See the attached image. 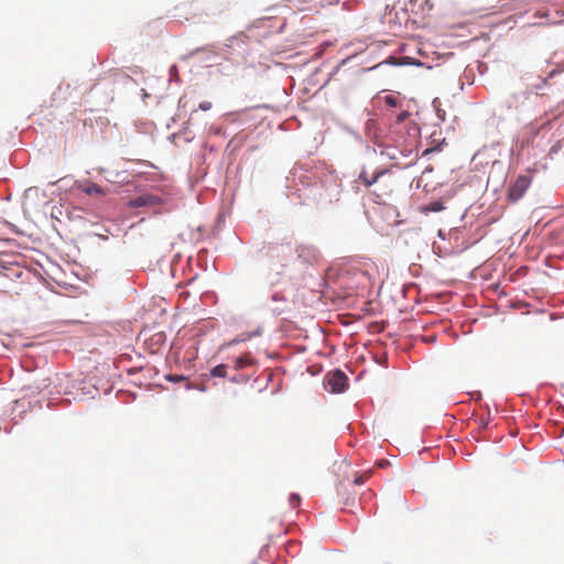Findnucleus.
<instances>
[{"label": "nucleus", "instance_id": "obj_2", "mask_svg": "<svg viewBox=\"0 0 564 564\" xmlns=\"http://www.w3.org/2000/svg\"><path fill=\"white\" fill-rule=\"evenodd\" d=\"M531 184V177L528 175H520L509 187L508 197L510 200H519Z\"/></svg>", "mask_w": 564, "mask_h": 564}, {"label": "nucleus", "instance_id": "obj_10", "mask_svg": "<svg viewBox=\"0 0 564 564\" xmlns=\"http://www.w3.org/2000/svg\"><path fill=\"white\" fill-rule=\"evenodd\" d=\"M444 209V204L442 202H432L427 206L424 207L425 212L437 213Z\"/></svg>", "mask_w": 564, "mask_h": 564}, {"label": "nucleus", "instance_id": "obj_6", "mask_svg": "<svg viewBox=\"0 0 564 564\" xmlns=\"http://www.w3.org/2000/svg\"><path fill=\"white\" fill-rule=\"evenodd\" d=\"M540 128H536L534 124L527 126L522 131V144H529L532 139L538 134Z\"/></svg>", "mask_w": 564, "mask_h": 564}, {"label": "nucleus", "instance_id": "obj_9", "mask_svg": "<svg viewBox=\"0 0 564 564\" xmlns=\"http://www.w3.org/2000/svg\"><path fill=\"white\" fill-rule=\"evenodd\" d=\"M212 377L225 378L227 376V366L218 365L210 370Z\"/></svg>", "mask_w": 564, "mask_h": 564}, {"label": "nucleus", "instance_id": "obj_20", "mask_svg": "<svg viewBox=\"0 0 564 564\" xmlns=\"http://www.w3.org/2000/svg\"><path fill=\"white\" fill-rule=\"evenodd\" d=\"M392 59H393V61L391 62V64H394V65H401V64H402V63L397 62V59H395V58H392Z\"/></svg>", "mask_w": 564, "mask_h": 564}, {"label": "nucleus", "instance_id": "obj_5", "mask_svg": "<svg viewBox=\"0 0 564 564\" xmlns=\"http://www.w3.org/2000/svg\"><path fill=\"white\" fill-rule=\"evenodd\" d=\"M386 174V171L376 172L372 175H368L367 172L362 171L359 175V178L362 181V183L369 187L372 184H375L379 177L383 176Z\"/></svg>", "mask_w": 564, "mask_h": 564}, {"label": "nucleus", "instance_id": "obj_13", "mask_svg": "<svg viewBox=\"0 0 564 564\" xmlns=\"http://www.w3.org/2000/svg\"><path fill=\"white\" fill-rule=\"evenodd\" d=\"M290 506L295 509L301 505V497L296 494H292L289 498Z\"/></svg>", "mask_w": 564, "mask_h": 564}, {"label": "nucleus", "instance_id": "obj_1", "mask_svg": "<svg viewBox=\"0 0 564 564\" xmlns=\"http://www.w3.org/2000/svg\"><path fill=\"white\" fill-rule=\"evenodd\" d=\"M348 378L341 370L328 372L325 377V386L332 393H340L347 387Z\"/></svg>", "mask_w": 564, "mask_h": 564}, {"label": "nucleus", "instance_id": "obj_15", "mask_svg": "<svg viewBox=\"0 0 564 564\" xmlns=\"http://www.w3.org/2000/svg\"><path fill=\"white\" fill-rule=\"evenodd\" d=\"M169 381L178 382L185 380V377L177 375H170L166 377Z\"/></svg>", "mask_w": 564, "mask_h": 564}, {"label": "nucleus", "instance_id": "obj_11", "mask_svg": "<svg viewBox=\"0 0 564 564\" xmlns=\"http://www.w3.org/2000/svg\"><path fill=\"white\" fill-rule=\"evenodd\" d=\"M85 192L89 195H100V194H104L101 187L97 184H91L89 185L88 187H86Z\"/></svg>", "mask_w": 564, "mask_h": 564}, {"label": "nucleus", "instance_id": "obj_14", "mask_svg": "<svg viewBox=\"0 0 564 564\" xmlns=\"http://www.w3.org/2000/svg\"><path fill=\"white\" fill-rule=\"evenodd\" d=\"M213 107L212 102L210 101H203L199 104L198 108L200 110H204V111H207V110H210Z\"/></svg>", "mask_w": 564, "mask_h": 564}, {"label": "nucleus", "instance_id": "obj_4", "mask_svg": "<svg viewBox=\"0 0 564 564\" xmlns=\"http://www.w3.org/2000/svg\"><path fill=\"white\" fill-rule=\"evenodd\" d=\"M166 336L163 332H158L153 334L149 339V347L152 352L158 351L165 343Z\"/></svg>", "mask_w": 564, "mask_h": 564}, {"label": "nucleus", "instance_id": "obj_18", "mask_svg": "<svg viewBox=\"0 0 564 564\" xmlns=\"http://www.w3.org/2000/svg\"><path fill=\"white\" fill-rule=\"evenodd\" d=\"M388 465H389V462H388V460H384V459H382V460H380V462L378 463V466H379V467H381V468H383V467H386V466H388Z\"/></svg>", "mask_w": 564, "mask_h": 564}, {"label": "nucleus", "instance_id": "obj_12", "mask_svg": "<svg viewBox=\"0 0 564 564\" xmlns=\"http://www.w3.org/2000/svg\"><path fill=\"white\" fill-rule=\"evenodd\" d=\"M384 104L389 107H397L399 105V100L393 95H387L384 97Z\"/></svg>", "mask_w": 564, "mask_h": 564}, {"label": "nucleus", "instance_id": "obj_17", "mask_svg": "<svg viewBox=\"0 0 564 564\" xmlns=\"http://www.w3.org/2000/svg\"><path fill=\"white\" fill-rule=\"evenodd\" d=\"M365 480H366V479L364 478V476H361V475H360V476H357V477L354 479V484H355V485H361V484H364V482H365Z\"/></svg>", "mask_w": 564, "mask_h": 564}, {"label": "nucleus", "instance_id": "obj_3", "mask_svg": "<svg viewBox=\"0 0 564 564\" xmlns=\"http://www.w3.org/2000/svg\"><path fill=\"white\" fill-rule=\"evenodd\" d=\"M158 202H159L158 197L150 195V194H145V195H141V196L130 200L129 205L131 207H143V206L155 205Z\"/></svg>", "mask_w": 564, "mask_h": 564}, {"label": "nucleus", "instance_id": "obj_19", "mask_svg": "<svg viewBox=\"0 0 564 564\" xmlns=\"http://www.w3.org/2000/svg\"><path fill=\"white\" fill-rule=\"evenodd\" d=\"M433 152V149H426L424 152H423V155H426L429 153Z\"/></svg>", "mask_w": 564, "mask_h": 564}, {"label": "nucleus", "instance_id": "obj_16", "mask_svg": "<svg viewBox=\"0 0 564 564\" xmlns=\"http://www.w3.org/2000/svg\"><path fill=\"white\" fill-rule=\"evenodd\" d=\"M408 117H409V112L408 111L400 112L398 115V117H397V123L403 122Z\"/></svg>", "mask_w": 564, "mask_h": 564}, {"label": "nucleus", "instance_id": "obj_7", "mask_svg": "<svg viewBox=\"0 0 564 564\" xmlns=\"http://www.w3.org/2000/svg\"><path fill=\"white\" fill-rule=\"evenodd\" d=\"M253 364V359L251 358L250 354H243L236 358L235 360V369L236 370H242L246 367H249Z\"/></svg>", "mask_w": 564, "mask_h": 564}, {"label": "nucleus", "instance_id": "obj_8", "mask_svg": "<svg viewBox=\"0 0 564 564\" xmlns=\"http://www.w3.org/2000/svg\"><path fill=\"white\" fill-rule=\"evenodd\" d=\"M300 257H308L311 258L313 261H317V258H318V252L315 248L313 247H310V246H301L300 248V253H299Z\"/></svg>", "mask_w": 564, "mask_h": 564}]
</instances>
